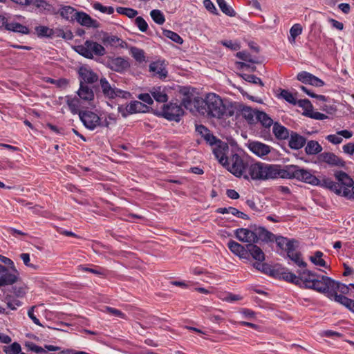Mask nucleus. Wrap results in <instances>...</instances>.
I'll return each instance as SVG.
<instances>
[{"instance_id":"1","label":"nucleus","mask_w":354,"mask_h":354,"mask_svg":"<svg viewBox=\"0 0 354 354\" xmlns=\"http://www.w3.org/2000/svg\"><path fill=\"white\" fill-rule=\"evenodd\" d=\"M194 106L200 114L208 118L221 119L234 114L233 105L224 103L219 95L213 93L207 94L205 98L195 97Z\"/></svg>"},{"instance_id":"2","label":"nucleus","mask_w":354,"mask_h":354,"mask_svg":"<svg viewBox=\"0 0 354 354\" xmlns=\"http://www.w3.org/2000/svg\"><path fill=\"white\" fill-rule=\"evenodd\" d=\"M282 174L283 169L279 165L256 162L250 164L248 174L244 176V179L265 181L282 178Z\"/></svg>"},{"instance_id":"3","label":"nucleus","mask_w":354,"mask_h":354,"mask_svg":"<svg viewBox=\"0 0 354 354\" xmlns=\"http://www.w3.org/2000/svg\"><path fill=\"white\" fill-rule=\"evenodd\" d=\"M337 182L330 179H324L322 182V186L327 188L337 195L344 196L347 199L354 200V182L353 179L345 172L338 171L335 173Z\"/></svg>"},{"instance_id":"4","label":"nucleus","mask_w":354,"mask_h":354,"mask_svg":"<svg viewBox=\"0 0 354 354\" xmlns=\"http://www.w3.org/2000/svg\"><path fill=\"white\" fill-rule=\"evenodd\" d=\"M282 178H295L312 185H322L320 180L309 170L295 165H287L283 169Z\"/></svg>"},{"instance_id":"5","label":"nucleus","mask_w":354,"mask_h":354,"mask_svg":"<svg viewBox=\"0 0 354 354\" xmlns=\"http://www.w3.org/2000/svg\"><path fill=\"white\" fill-rule=\"evenodd\" d=\"M249 165L250 164L240 156L233 154L224 167L235 176L244 178V176L248 174Z\"/></svg>"},{"instance_id":"6","label":"nucleus","mask_w":354,"mask_h":354,"mask_svg":"<svg viewBox=\"0 0 354 354\" xmlns=\"http://www.w3.org/2000/svg\"><path fill=\"white\" fill-rule=\"evenodd\" d=\"M75 50L88 59H93V55L103 56L106 54V50L103 46L91 40H86L84 44L77 46Z\"/></svg>"},{"instance_id":"7","label":"nucleus","mask_w":354,"mask_h":354,"mask_svg":"<svg viewBox=\"0 0 354 354\" xmlns=\"http://www.w3.org/2000/svg\"><path fill=\"white\" fill-rule=\"evenodd\" d=\"M100 85L103 95L106 98L112 100L117 97L122 99H129L131 97V93L129 92L118 88L114 85L111 86L105 77L100 78Z\"/></svg>"},{"instance_id":"8","label":"nucleus","mask_w":354,"mask_h":354,"mask_svg":"<svg viewBox=\"0 0 354 354\" xmlns=\"http://www.w3.org/2000/svg\"><path fill=\"white\" fill-rule=\"evenodd\" d=\"M79 117L84 127L89 130H94L99 127H109L106 120L102 122L98 115L91 111H80Z\"/></svg>"},{"instance_id":"9","label":"nucleus","mask_w":354,"mask_h":354,"mask_svg":"<svg viewBox=\"0 0 354 354\" xmlns=\"http://www.w3.org/2000/svg\"><path fill=\"white\" fill-rule=\"evenodd\" d=\"M334 280L326 276H319L314 281L313 285L310 289H313L319 292L324 293L328 298L330 299V294L332 292V289L334 286Z\"/></svg>"},{"instance_id":"10","label":"nucleus","mask_w":354,"mask_h":354,"mask_svg":"<svg viewBox=\"0 0 354 354\" xmlns=\"http://www.w3.org/2000/svg\"><path fill=\"white\" fill-rule=\"evenodd\" d=\"M183 113L181 106L175 103L164 105L162 109V116L169 120L178 122Z\"/></svg>"},{"instance_id":"11","label":"nucleus","mask_w":354,"mask_h":354,"mask_svg":"<svg viewBox=\"0 0 354 354\" xmlns=\"http://www.w3.org/2000/svg\"><path fill=\"white\" fill-rule=\"evenodd\" d=\"M147 109V106L142 102L140 101H133L127 106H119L118 110L123 118H126L129 115L145 112Z\"/></svg>"},{"instance_id":"12","label":"nucleus","mask_w":354,"mask_h":354,"mask_svg":"<svg viewBox=\"0 0 354 354\" xmlns=\"http://www.w3.org/2000/svg\"><path fill=\"white\" fill-rule=\"evenodd\" d=\"M214 145H215V147L213 148V153L215 158L218 160L220 164L225 166L229 160L227 157V153L229 151L228 145L219 140L216 141Z\"/></svg>"},{"instance_id":"13","label":"nucleus","mask_w":354,"mask_h":354,"mask_svg":"<svg viewBox=\"0 0 354 354\" xmlns=\"http://www.w3.org/2000/svg\"><path fill=\"white\" fill-rule=\"evenodd\" d=\"M318 162L320 163H326L330 167H344L345 162L334 153L323 152L317 156Z\"/></svg>"},{"instance_id":"14","label":"nucleus","mask_w":354,"mask_h":354,"mask_svg":"<svg viewBox=\"0 0 354 354\" xmlns=\"http://www.w3.org/2000/svg\"><path fill=\"white\" fill-rule=\"evenodd\" d=\"M107 67L115 72L122 73L130 67V64L127 59L122 57H109Z\"/></svg>"},{"instance_id":"15","label":"nucleus","mask_w":354,"mask_h":354,"mask_svg":"<svg viewBox=\"0 0 354 354\" xmlns=\"http://www.w3.org/2000/svg\"><path fill=\"white\" fill-rule=\"evenodd\" d=\"M235 236L239 241L247 243L248 245L256 243L254 227L252 229L239 228L235 230Z\"/></svg>"},{"instance_id":"16","label":"nucleus","mask_w":354,"mask_h":354,"mask_svg":"<svg viewBox=\"0 0 354 354\" xmlns=\"http://www.w3.org/2000/svg\"><path fill=\"white\" fill-rule=\"evenodd\" d=\"M297 79L304 84H309L317 87L324 85V82L321 79L306 71L299 73Z\"/></svg>"},{"instance_id":"17","label":"nucleus","mask_w":354,"mask_h":354,"mask_svg":"<svg viewBox=\"0 0 354 354\" xmlns=\"http://www.w3.org/2000/svg\"><path fill=\"white\" fill-rule=\"evenodd\" d=\"M249 149L259 157H263L270 152L271 147L259 141L250 142L248 144Z\"/></svg>"},{"instance_id":"18","label":"nucleus","mask_w":354,"mask_h":354,"mask_svg":"<svg viewBox=\"0 0 354 354\" xmlns=\"http://www.w3.org/2000/svg\"><path fill=\"white\" fill-rule=\"evenodd\" d=\"M334 286L332 289V293L330 294V299L336 302L337 297H345L344 295H348L351 286L346 285L334 280Z\"/></svg>"},{"instance_id":"19","label":"nucleus","mask_w":354,"mask_h":354,"mask_svg":"<svg viewBox=\"0 0 354 354\" xmlns=\"http://www.w3.org/2000/svg\"><path fill=\"white\" fill-rule=\"evenodd\" d=\"M75 19L82 26L88 28H98L99 22L92 19L88 14L84 12H77L75 13Z\"/></svg>"},{"instance_id":"20","label":"nucleus","mask_w":354,"mask_h":354,"mask_svg":"<svg viewBox=\"0 0 354 354\" xmlns=\"http://www.w3.org/2000/svg\"><path fill=\"white\" fill-rule=\"evenodd\" d=\"M78 73L81 78L80 82H82L84 84H93L98 80L97 75L86 67H80Z\"/></svg>"},{"instance_id":"21","label":"nucleus","mask_w":354,"mask_h":354,"mask_svg":"<svg viewBox=\"0 0 354 354\" xmlns=\"http://www.w3.org/2000/svg\"><path fill=\"white\" fill-rule=\"evenodd\" d=\"M316 279H317V274L308 270L299 272V285L303 284L307 288L312 287Z\"/></svg>"},{"instance_id":"22","label":"nucleus","mask_w":354,"mask_h":354,"mask_svg":"<svg viewBox=\"0 0 354 354\" xmlns=\"http://www.w3.org/2000/svg\"><path fill=\"white\" fill-rule=\"evenodd\" d=\"M254 235L256 236V243H258L259 241H273L275 238L274 234L263 227H254Z\"/></svg>"},{"instance_id":"23","label":"nucleus","mask_w":354,"mask_h":354,"mask_svg":"<svg viewBox=\"0 0 354 354\" xmlns=\"http://www.w3.org/2000/svg\"><path fill=\"white\" fill-rule=\"evenodd\" d=\"M289 136L290 139L288 145L292 149L297 150L302 148L306 142V140L304 136L295 132L292 131Z\"/></svg>"},{"instance_id":"24","label":"nucleus","mask_w":354,"mask_h":354,"mask_svg":"<svg viewBox=\"0 0 354 354\" xmlns=\"http://www.w3.org/2000/svg\"><path fill=\"white\" fill-rule=\"evenodd\" d=\"M149 71L160 78H165L167 75V71L164 62L157 61L151 63Z\"/></svg>"},{"instance_id":"25","label":"nucleus","mask_w":354,"mask_h":354,"mask_svg":"<svg viewBox=\"0 0 354 354\" xmlns=\"http://www.w3.org/2000/svg\"><path fill=\"white\" fill-rule=\"evenodd\" d=\"M79 97L84 100L90 102L94 99V93L88 86L80 82V88L77 92Z\"/></svg>"},{"instance_id":"26","label":"nucleus","mask_w":354,"mask_h":354,"mask_svg":"<svg viewBox=\"0 0 354 354\" xmlns=\"http://www.w3.org/2000/svg\"><path fill=\"white\" fill-rule=\"evenodd\" d=\"M240 110L242 116L249 124H254L257 122V114L259 113V111L252 109L246 106H243Z\"/></svg>"},{"instance_id":"27","label":"nucleus","mask_w":354,"mask_h":354,"mask_svg":"<svg viewBox=\"0 0 354 354\" xmlns=\"http://www.w3.org/2000/svg\"><path fill=\"white\" fill-rule=\"evenodd\" d=\"M299 246V243L295 245L292 249H289L287 252L288 257L297 266L301 268H305L306 263L304 262L301 258V253L297 251V248Z\"/></svg>"},{"instance_id":"28","label":"nucleus","mask_w":354,"mask_h":354,"mask_svg":"<svg viewBox=\"0 0 354 354\" xmlns=\"http://www.w3.org/2000/svg\"><path fill=\"white\" fill-rule=\"evenodd\" d=\"M227 247L230 249V250L235 255L239 257L240 258H245L246 254L248 253L247 250L240 243L233 240H230L227 243Z\"/></svg>"},{"instance_id":"29","label":"nucleus","mask_w":354,"mask_h":354,"mask_svg":"<svg viewBox=\"0 0 354 354\" xmlns=\"http://www.w3.org/2000/svg\"><path fill=\"white\" fill-rule=\"evenodd\" d=\"M150 93L153 99L158 102H166L168 100V96L165 91V88L161 86L153 87Z\"/></svg>"},{"instance_id":"30","label":"nucleus","mask_w":354,"mask_h":354,"mask_svg":"<svg viewBox=\"0 0 354 354\" xmlns=\"http://www.w3.org/2000/svg\"><path fill=\"white\" fill-rule=\"evenodd\" d=\"M18 274L17 271V273L15 271L10 272L7 270V272L2 273L0 277V287L15 283L17 280Z\"/></svg>"},{"instance_id":"31","label":"nucleus","mask_w":354,"mask_h":354,"mask_svg":"<svg viewBox=\"0 0 354 354\" xmlns=\"http://www.w3.org/2000/svg\"><path fill=\"white\" fill-rule=\"evenodd\" d=\"M277 245L281 249L286 252L289 251V249H292L295 245L298 243V241L294 239H288L287 238L279 236L275 239Z\"/></svg>"},{"instance_id":"32","label":"nucleus","mask_w":354,"mask_h":354,"mask_svg":"<svg viewBox=\"0 0 354 354\" xmlns=\"http://www.w3.org/2000/svg\"><path fill=\"white\" fill-rule=\"evenodd\" d=\"M196 131L204 138V139L208 142L210 145H214V144L218 140L209 131V130L206 128L203 125H197L196 127Z\"/></svg>"},{"instance_id":"33","label":"nucleus","mask_w":354,"mask_h":354,"mask_svg":"<svg viewBox=\"0 0 354 354\" xmlns=\"http://www.w3.org/2000/svg\"><path fill=\"white\" fill-rule=\"evenodd\" d=\"M216 212L222 214H231L238 218H241L245 220H248L250 218V217L246 214L233 207H220L216 209Z\"/></svg>"},{"instance_id":"34","label":"nucleus","mask_w":354,"mask_h":354,"mask_svg":"<svg viewBox=\"0 0 354 354\" xmlns=\"http://www.w3.org/2000/svg\"><path fill=\"white\" fill-rule=\"evenodd\" d=\"M272 131L276 138L281 140L287 139L290 136L288 129L278 122H275L273 124Z\"/></svg>"},{"instance_id":"35","label":"nucleus","mask_w":354,"mask_h":354,"mask_svg":"<svg viewBox=\"0 0 354 354\" xmlns=\"http://www.w3.org/2000/svg\"><path fill=\"white\" fill-rule=\"evenodd\" d=\"M248 250L253 259L258 261L263 262L265 260V254L262 250L257 245L250 244L247 245Z\"/></svg>"},{"instance_id":"36","label":"nucleus","mask_w":354,"mask_h":354,"mask_svg":"<svg viewBox=\"0 0 354 354\" xmlns=\"http://www.w3.org/2000/svg\"><path fill=\"white\" fill-rule=\"evenodd\" d=\"M322 151V147L317 141L310 140L307 142L305 147V151L308 155H315Z\"/></svg>"},{"instance_id":"37","label":"nucleus","mask_w":354,"mask_h":354,"mask_svg":"<svg viewBox=\"0 0 354 354\" xmlns=\"http://www.w3.org/2000/svg\"><path fill=\"white\" fill-rule=\"evenodd\" d=\"M104 44H108L115 47L124 48L127 46V43L117 36L111 35L104 37L103 39Z\"/></svg>"},{"instance_id":"38","label":"nucleus","mask_w":354,"mask_h":354,"mask_svg":"<svg viewBox=\"0 0 354 354\" xmlns=\"http://www.w3.org/2000/svg\"><path fill=\"white\" fill-rule=\"evenodd\" d=\"M6 29L7 30L12 31L15 32H19L25 35L29 33V29L26 26L17 22L9 23L8 21Z\"/></svg>"},{"instance_id":"39","label":"nucleus","mask_w":354,"mask_h":354,"mask_svg":"<svg viewBox=\"0 0 354 354\" xmlns=\"http://www.w3.org/2000/svg\"><path fill=\"white\" fill-rule=\"evenodd\" d=\"M129 50L130 54L137 62L142 64L147 62L145 53L142 49L132 46Z\"/></svg>"},{"instance_id":"40","label":"nucleus","mask_w":354,"mask_h":354,"mask_svg":"<svg viewBox=\"0 0 354 354\" xmlns=\"http://www.w3.org/2000/svg\"><path fill=\"white\" fill-rule=\"evenodd\" d=\"M257 122H259L265 128H270L272 124H274L273 123L272 119L263 111H259V113L257 114Z\"/></svg>"},{"instance_id":"41","label":"nucleus","mask_w":354,"mask_h":354,"mask_svg":"<svg viewBox=\"0 0 354 354\" xmlns=\"http://www.w3.org/2000/svg\"><path fill=\"white\" fill-rule=\"evenodd\" d=\"M302 33V27L299 24H294L290 29L288 40L290 44H294L297 37Z\"/></svg>"},{"instance_id":"42","label":"nucleus","mask_w":354,"mask_h":354,"mask_svg":"<svg viewBox=\"0 0 354 354\" xmlns=\"http://www.w3.org/2000/svg\"><path fill=\"white\" fill-rule=\"evenodd\" d=\"M324 254L321 251H316L314 255L310 257V261L315 266L326 268V262L323 259Z\"/></svg>"},{"instance_id":"43","label":"nucleus","mask_w":354,"mask_h":354,"mask_svg":"<svg viewBox=\"0 0 354 354\" xmlns=\"http://www.w3.org/2000/svg\"><path fill=\"white\" fill-rule=\"evenodd\" d=\"M31 5L35 6L41 12H50L53 10V6L46 0H31Z\"/></svg>"},{"instance_id":"44","label":"nucleus","mask_w":354,"mask_h":354,"mask_svg":"<svg viewBox=\"0 0 354 354\" xmlns=\"http://www.w3.org/2000/svg\"><path fill=\"white\" fill-rule=\"evenodd\" d=\"M66 103L72 113H79L80 101L77 97L66 96Z\"/></svg>"},{"instance_id":"45","label":"nucleus","mask_w":354,"mask_h":354,"mask_svg":"<svg viewBox=\"0 0 354 354\" xmlns=\"http://www.w3.org/2000/svg\"><path fill=\"white\" fill-rule=\"evenodd\" d=\"M116 11L118 14L127 16L130 19L136 17L138 14L136 10L131 8L118 7Z\"/></svg>"},{"instance_id":"46","label":"nucleus","mask_w":354,"mask_h":354,"mask_svg":"<svg viewBox=\"0 0 354 354\" xmlns=\"http://www.w3.org/2000/svg\"><path fill=\"white\" fill-rule=\"evenodd\" d=\"M336 302L345 306L354 313V300L346 297H337Z\"/></svg>"},{"instance_id":"47","label":"nucleus","mask_w":354,"mask_h":354,"mask_svg":"<svg viewBox=\"0 0 354 354\" xmlns=\"http://www.w3.org/2000/svg\"><path fill=\"white\" fill-rule=\"evenodd\" d=\"M216 2L221 10V11L225 15L230 17H234L236 15L234 10L229 6L225 0H216Z\"/></svg>"},{"instance_id":"48","label":"nucleus","mask_w":354,"mask_h":354,"mask_svg":"<svg viewBox=\"0 0 354 354\" xmlns=\"http://www.w3.org/2000/svg\"><path fill=\"white\" fill-rule=\"evenodd\" d=\"M77 12L71 6H64L60 10L61 16L66 19H75V13Z\"/></svg>"},{"instance_id":"49","label":"nucleus","mask_w":354,"mask_h":354,"mask_svg":"<svg viewBox=\"0 0 354 354\" xmlns=\"http://www.w3.org/2000/svg\"><path fill=\"white\" fill-rule=\"evenodd\" d=\"M150 16L154 22L159 25L163 24L165 21V16L160 10H152L150 12Z\"/></svg>"},{"instance_id":"50","label":"nucleus","mask_w":354,"mask_h":354,"mask_svg":"<svg viewBox=\"0 0 354 354\" xmlns=\"http://www.w3.org/2000/svg\"><path fill=\"white\" fill-rule=\"evenodd\" d=\"M35 31L39 37H51L53 35V29L44 26H37L35 28Z\"/></svg>"},{"instance_id":"51","label":"nucleus","mask_w":354,"mask_h":354,"mask_svg":"<svg viewBox=\"0 0 354 354\" xmlns=\"http://www.w3.org/2000/svg\"><path fill=\"white\" fill-rule=\"evenodd\" d=\"M279 96L292 104H294V105L297 104L296 97L292 93H290L288 90L280 89Z\"/></svg>"},{"instance_id":"52","label":"nucleus","mask_w":354,"mask_h":354,"mask_svg":"<svg viewBox=\"0 0 354 354\" xmlns=\"http://www.w3.org/2000/svg\"><path fill=\"white\" fill-rule=\"evenodd\" d=\"M21 346L17 342H14L10 346L3 347V351L6 354H19L21 353Z\"/></svg>"},{"instance_id":"53","label":"nucleus","mask_w":354,"mask_h":354,"mask_svg":"<svg viewBox=\"0 0 354 354\" xmlns=\"http://www.w3.org/2000/svg\"><path fill=\"white\" fill-rule=\"evenodd\" d=\"M163 35L166 37L170 39L171 40H172L173 41H174L178 44H182L183 42V39H182V37L178 34H177L176 32H174L171 30H165L163 32Z\"/></svg>"},{"instance_id":"54","label":"nucleus","mask_w":354,"mask_h":354,"mask_svg":"<svg viewBox=\"0 0 354 354\" xmlns=\"http://www.w3.org/2000/svg\"><path fill=\"white\" fill-rule=\"evenodd\" d=\"M93 8L96 10L108 15H111L114 12V8L112 6H104L99 2H95Z\"/></svg>"},{"instance_id":"55","label":"nucleus","mask_w":354,"mask_h":354,"mask_svg":"<svg viewBox=\"0 0 354 354\" xmlns=\"http://www.w3.org/2000/svg\"><path fill=\"white\" fill-rule=\"evenodd\" d=\"M241 77H243V79L245 81H246L248 82L252 83V84H259L261 86H264V84L263 83L259 77H258L256 75H254L243 74V75H241Z\"/></svg>"},{"instance_id":"56","label":"nucleus","mask_w":354,"mask_h":354,"mask_svg":"<svg viewBox=\"0 0 354 354\" xmlns=\"http://www.w3.org/2000/svg\"><path fill=\"white\" fill-rule=\"evenodd\" d=\"M6 302L7 306L12 310L21 306V302L19 299H15L11 296H6Z\"/></svg>"},{"instance_id":"57","label":"nucleus","mask_w":354,"mask_h":354,"mask_svg":"<svg viewBox=\"0 0 354 354\" xmlns=\"http://www.w3.org/2000/svg\"><path fill=\"white\" fill-rule=\"evenodd\" d=\"M297 104L299 106L303 108L304 109V114L305 115V113H310L313 110V106L311 102L307 100H299L297 101Z\"/></svg>"},{"instance_id":"58","label":"nucleus","mask_w":354,"mask_h":354,"mask_svg":"<svg viewBox=\"0 0 354 354\" xmlns=\"http://www.w3.org/2000/svg\"><path fill=\"white\" fill-rule=\"evenodd\" d=\"M135 24L141 32H146L148 29V24L142 17H137L135 19Z\"/></svg>"},{"instance_id":"59","label":"nucleus","mask_w":354,"mask_h":354,"mask_svg":"<svg viewBox=\"0 0 354 354\" xmlns=\"http://www.w3.org/2000/svg\"><path fill=\"white\" fill-rule=\"evenodd\" d=\"M78 270L80 271H85V272H89L95 274L97 275H104V270L102 268H90L85 267L84 266L80 265L78 266Z\"/></svg>"},{"instance_id":"60","label":"nucleus","mask_w":354,"mask_h":354,"mask_svg":"<svg viewBox=\"0 0 354 354\" xmlns=\"http://www.w3.org/2000/svg\"><path fill=\"white\" fill-rule=\"evenodd\" d=\"M236 57L239 59L243 60L245 62H248L251 63H257V62L252 59V55L245 51L238 52L236 55Z\"/></svg>"},{"instance_id":"61","label":"nucleus","mask_w":354,"mask_h":354,"mask_svg":"<svg viewBox=\"0 0 354 354\" xmlns=\"http://www.w3.org/2000/svg\"><path fill=\"white\" fill-rule=\"evenodd\" d=\"M283 278L287 281H290L297 285H299V272L298 273V276L292 272L284 273Z\"/></svg>"},{"instance_id":"62","label":"nucleus","mask_w":354,"mask_h":354,"mask_svg":"<svg viewBox=\"0 0 354 354\" xmlns=\"http://www.w3.org/2000/svg\"><path fill=\"white\" fill-rule=\"evenodd\" d=\"M221 44L223 46H224L231 49L232 50H238L241 48V46H240L239 43L233 42L231 40L221 41Z\"/></svg>"},{"instance_id":"63","label":"nucleus","mask_w":354,"mask_h":354,"mask_svg":"<svg viewBox=\"0 0 354 354\" xmlns=\"http://www.w3.org/2000/svg\"><path fill=\"white\" fill-rule=\"evenodd\" d=\"M326 140L333 145H339L343 141L342 138L337 133L336 134L328 135L326 137Z\"/></svg>"},{"instance_id":"64","label":"nucleus","mask_w":354,"mask_h":354,"mask_svg":"<svg viewBox=\"0 0 354 354\" xmlns=\"http://www.w3.org/2000/svg\"><path fill=\"white\" fill-rule=\"evenodd\" d=\"M305 115H306L310 118H313L315 120H324L327 118V116L325 114L322 113L318 111H314L313 110L310 111V113H305Z\"/></svg>"}]
</instances>
